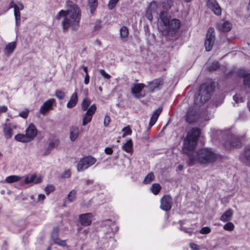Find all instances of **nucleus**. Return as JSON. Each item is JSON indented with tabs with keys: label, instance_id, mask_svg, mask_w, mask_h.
I'll return each instance as SVG.
<instances>
[{
	"label": "nucleus",
	"instance_id": "nucleus-1",
	"mask_svg": "<svg viewBox=\"0 0 250 250\" xmlns=\"http://www.w3.org/2000/svg\"><path fill=\"white\" fill-rule=\"evenodd\" d=\"M200 130L199 128H193L188 132L184 141L183 151L188 155L190 163L207 164L214 162L216 159V155L209 149L204 148L197 152L190 153L196 145Z\"/></svg>",
	"mask_w": 250,
	"mask_h": 250
},
{
	"label": "nucleus",
	"instance_id": "nucleus-2",
	"mask_svg": "<svg viewBox=\"0 0 250 250\" xmlns=\"http://www.w3.org/2000/svg\"><path fill=\"white\" fill-rule=\"evenodd\" d=\"M81 10L79 7L73 3L68 5L67 10H62L56 16L58 20L63 18L62 21V25L63 29L70 28L73 30L77 29L81 19Z\"/></svg>",
	"mask_w": 250,
	"mask_h": 250
},
{
	"label": "nucleus",
	"instance_id": "nucleus-3",
	"mask_svg": "<svg viewBox=\"0 0 250 250\" xmlns=\"http://www.w3.org/2000/svg\"><path fill=\"white\" fill-rule=\"evenodd\" d=\"M159 18L163 23L169 29H178L180 27V21L176 19H170L167 16V12L161 11Z\"/></svg>",
	"mask_w": 250,
	"mask_h": 250
},
{
	"label": "nucleus",
	"instance_id": "nucleus-4",
	"mask_svg": "<svg viewBox=\"0 0 250 250\" xmlns=\"http://www.w3.org/2000/svg\"><path fill=\"white\" fill-rule=\"evenodd\" d=\"M96 162V159L91 156H88L80 159L77 165L78 171H83L93 165Z\"/></svg>",
	"mask_w": 250,
	"mask_h": 250
},
{
	"label": "nucleus",
	"instance_id": "nucleus-5",
	"mask_svg": "<svg viewBox=\"0 0 250 250\" xmlns=\"http://www.w3.org/2000/svg\"><path fill=\"white\" fill-rule=\"evenodd\" d=\"M173 5V1L171 0H166L162 2L157 3L153 1L151 3V8L152 9L157 8L159 11H166L169 10Z\"/></svg>",
	"mask_w": 250,
	"mask_h": 250
},
{
	"label": "nucleus",
	"instance_id": "nucleus-6",
	"mask_svg": "<svg viewBox=\"0 0 250 250\" xmlns=\"http://www.w3.org/2000/svg\"><path fill=\"white\" fill-rule=\"evenodd\" d=\"M214 32V30L212 28H209L207 31L205 42V47L207 51H210L214 44L215 41Z\"/></svg>",
	"mask_w": 250,
	"mask_h": 250
},
{
	"label": "nucleus",
	"instance_id": "nucleus-7",
	"mask_svg": "<svg viewBox=\"0 0 250 250\" xmlns=\"http://www.w3.org/2000/svg\"><path fill=\"white\" fill-rule=\"evenodd\" d=\"M96 110V106L95 104H92L88 108V110L84 114L83 120V125H85L92 120V116Z\"/></svg>",
	"mask_w": 250,
	"mask_h": 250
},
{
	"label": "nucleus",
	"instance_id": "nucleus-8",
	"mask_svg": "<svg viewBox=\"0 0 250 250\" xmlns=\"http://www.w3.org/2000/svg\"><path fill=\"white\" fill-rule=\"evenodd\" d=\"M145 87V85L142 83L134 84L131 88V93L136 98H142L145 95L141 93Z\"/></svg>",
	"mask_w": 250,
	"mask_h": 250
},
{
	"label": "nucleus",
	"instance_id": "nucleus-9",
	"mask_svg": "<svg viewBox=\"0 0 250 250\" xmlns=\"http://www.w3.org/2000/svg\"><path fill=\"white\" fill-rule=\"evenodd\" d=\"M207 5L213 12L214 14L217 16L221 15V8L216 0H208Z\"/></svg>",
	"mask_w": 250,
	"mask_h": 250
},
{
	"label": "nucleus",
	"instance_id": "nucleus-10",
	"mask_svg": "<svg viewBox=\"0 0 250 250\" xmlns=\"http://www.w3.org/2000/svg\"><path fill=\"white\" fill-rule=\"evenodd\" d=\"M172 206V199L170 196L165 195L161 200L160 208L164 210H169L170 209Z\"/></svg>",
	"mask_w": 250,
	"mask_h": 250
},
{
	"label": "nucleus",
	"instance_id": "nucleus-11",
	"mask_svg": "<svg viewBox=\"0 0 250 250\" xmlns=\"http://www.w3.org/2000/svg\"><path fill=\"white\" fill-rule=\"evenodd\" d=\"M37 129L35 125L31 123L25 130V134L30 141H32L37 135Z\"/></svg>",
	"mask_w": 250,
	"mask_h": 250
},
{
	"label": "nucleus",
	"instance_id": "nucleus-12",
	"mask_svg": "<svg viewBox=\"0 0 250 250\" xmlns=\"http://www.w3.org/2000/svg\"><path fill=\"white\" fill-rule=\"evenodd\" d=\"M55 103V100L54 99H50L44 102L40 107V113L42 115L45 114L51 109Z\"/></svg>",
	"mask_w": 250,
	"mask_h": 250
},
{
	"label": "nucleus",
	"instance_id": "nucleus-13",
	"mask_svg": "<svg viewBox=\"0 0 250 250\" xmlns=\"http://www.w3.org/2000/svg\"><path fill=\"white\" fill-rule=\"evenodd\" d=\"M16 125L12 123L6 124L3 126V134L7 139L11 138L13 135V131L16 128Z\"/></svg>",
	"mask_w": 250,
	"mask_h": 250
},
{
	"label": "nucleus",
	"instance_id": "nucleus-14",
	"mask_svg": "<svg viewBox=\"0 0 250 250\" xmlns=\"http://www.w3.org/2000/svg\"><path fill=\"white\" fill-rule=\"evenodd\" d=\"M242 145V143L240 139L234 137L232 138L229 142L225 143V146L226 148L229 149L233 148H238Z\"/></svg>",
	"mask_w": 250,
	"mask_h": 250
},
{
	"label": "nucleus",
	"instance_id": "nucleus-15",
	"mask_svg": "<svg viewBox=\"0 0 250 250\" xmlns=\"http://www.w3.org/2000/svg\"><path fill=\"white\" fill-rule=\"evenodd\" d=\"M92 217L90 213H84L79 215V220L82 225L87 226L91 224Z\"/></svg>",
	"mask_w": 250,
	"mask_h": 250
},
{
	"label": "nucleus",
	"instance_id": "nucleus-16",
	"mask_svg": "<svg viewBox=\"0 0 250 250\" xmlns=\"http://www.w3.org/2000/svg\"><path fill=\"white\" fill-rule=\"evenodd\" d=\"M42 178L41 177H37L35 174L28 175L25 177L24 182L28 184H38L42 182Z\"/></svg>",
	"mask_w": 250,
	"mask_h": 250
},
{
	"label": "nucleus",
	"instance_id": "nucleus-17",
	"mask_svg": "<svg viewBox=\"0 0 250 250\" xmlns=\"http://www.w3.org/2000/svg\"><path fill=\"white\" fill-rule=\"evenodd\" d=\"M162 108L160 107L155 110L152 115L149 123V127L151 128L157 121L159 116L162 112Z\"/></svg>",
	"mask_w": 250,
	"mask_h": 250
},
{
	"label": "nucleus",
	"instance_id": "nucleus-18",
	"mask_svg": "<svg viewBox=\"0 0 250 250\" xmlns=\"http://www.w3.org/2000/svg\"><path fill=\"white\" fill-rule=\"evenodd\" d=\"M79 135V128L76 126H72L69 129V138L71 141L76 140Z\"/></svg>",
	"mask_w": 250,
	"mask_h": 250
},
{
	"label": "nucleus",
	"instance_id": "nucleus-19",
	"mask_svg": "<svg viewBox=\"0 0 250 250\" xmlns=\"http://www.w3.org/2000/svg\"><path fill=\"white\" fill-rule=\"evenodd\" d=\"M233 214V210L229 208L221 216L220 220L224 222L229 221L231 219Z\"/></svg>",
	"mask_w": 250,
	"mask_h": 250
},
{
	"label": "nucleus",
	"instance_id": "nucleus-20",
	"mask_svg": "<svg viewBox=\"0 0 250 250\" xmlns=\"http://www.w3.org/2000/svg\"><path fill=\"white\" fill-rule=\"evenodd\" d=\"M218 27L221 31L228 32L231 30L232 24L229 21H221L219 23Z\"/></svg>",
	"mask_w": 250,
	"mask_h": 250
},
{
	"label": "nucleus",
	"instance_id": "nucleus-21",
	"mask_svg": "<svg viewBox=\"0 0 250 250\" xmlns=\"http://www.w3.org/2000/svg\"><path fill=\"white\" fill-rule=\"evenodd\" d=\"M78 95L76 92H75L70 97L69 101L66 104V106L68 108H72L76 106L78 103Z\"/></svg>",
	"mask_w": 250,
	"mask_h": 250
},
{
	"label": "nucleus",
	"instance_id": "nucleus-22",
	"mask_svg": "<svg viewBox=\"0 0 250 250\" xmlns=\"http://www.w3.org/2000/svg\"><path fill=\"white\" fill-rule=\"evenodd\" d=\"M16 42H12L8 43L5 47L4 52L7 56L11 55L16 47Z\"/></svg>",
	"mask_w": 250,
	"mask_h": 250
},
{
	"label": "nucleus",
	"instance_id": "nucleus-23",
	"mask_svg": "<svg viewBox=\"0 0 250 250\" xmlns=\"http://www.w3.org/2000/svg\"><path fill=\"white\" fill-rule=\"evenodd\" d=\"M240 159L243 163L249 165L250 164V149H246L244 153L241 154Z\"/></svg>",
	"mask_w": 250,
	"mask_h": 250
},
{
	"label": "nucleus",
	"instance_id": "nucleus-24",
	"mask_svg": "<svg viewBox=\"0 0 250 250\" xmlns=\"http://www.w3.org/2000/svg\"><path fill=\"white\" fill-rule=\"evenodd\" d=\"M120 36L123 40L126 41L128 35V29L125 26H122L120 30Z\"/></svg>",
	"mask_w": 250,
	"mask_h": 250
},
{
	"label": "nucleus",
	"instance_id": "nucleus-25",
	"mask_svg": "<svg viewBox=\"0 0 250 250\" xmlns=\"http://www.w3.org/2000/svg\"><path fill=\"white\" fill-rule=\"evenodd\" d=\"M22 178L21 177L18 175H11L8 176L5 180L4 182L7 183H13L19 181Z\"/></svg>",
	"mask_w": 250,
	"mask_h": 250
},
{
	"label": "nucleus",
	"instance_id": "nucleus-26",
	"mask_svg": "<svg viewBox=\"0 0 250 250\" xmlns=\"http://www.w3.org/2000/svg\"><path fill=\"white\" fill-rule=\"evenodd\" d=\"M15 139L17 141L21 142L22 143H28L30 142L25 134H17L15 136Z\"/></svg>",
	"mask_w": 250,
	"mask_h": 250
},
{
	"label": "nucleus",
	"instance_id": "nucleus-27",
	"mask_svg": "<svg viewBox=\"0 0 250 250\" xmlns=\"http://www.w3.org/2000/svg\"><path fill=\"white\" fill-rule=\"evenodd\" d=\"M97 5V0H89L88 6L89 7L91 14H93L94 13Z\"/></svg>",
	"mask_w": 250,
	"mask_h": 250
},
{
	"label": "nucleus",
	"instance_id": "nucleus-28",
	"mask_svg": "<svg viewBox=\"0 0 250 250\" xmlns=\"http://www.w3.org/2000/svg\"><path fill=\"white\" fill-rule=\"evenodd\" d=\"M163 82L161 79H155L149 83L151 88L155 89L162 85Z\"/></svg>",
	"mask_w": 250,
	"mask_h": 250
},
{
	"label": "nucleus",
	"instance_id": "nucleus-29",
	"mask_svg": "<svg viewBox=\"0 0 250 250\" xmlns=\"http://www.w3.org/2000/svg\"><path fill=\"white\" fill-rule=\"evenodd\" d=\"M91 101L87 98H84L82 103V109L83 111H87Z\"/></svg>",
	"mask_w": 250,
	"mask_h": 250
},
{
	"label": "nucleus",
	"instance_id": "nucleus-30",
	"mask_svg": "<svg viewBox=\"0 0 250 250\" xmlns=\"http://www.w3.org/2000/svg\"><path fill=\"white\" fill-rule=\"evenodd\" d=\"M60 238H59V229L58 228H55L53 232L51 234V240L52 242L55 244L56 242H57L59 241Z\"/></svg>",
	"mask_w": 250,
	"mask_h": 250
},
{
	"label": "nucleus",
	"instance_id": "nucleus-31",
	"mask_svg": "<svg viewBox=\"0 0 250 250\" xmlns=\"http://www.w3.org/2000/svg\"><path fill=\"white\" fill-rule=\"evenodd\" d=\"M124 150L127 153H132L133 151L132 142L131 140L127 141L124 146Z\"/></svg>",
	"mask_w": 250,
	"mask_h": 250
},
{
	"label": "nucleus",
	"instance_id": "nucleus-32",
	"mask_svg": "<svg viewBox=\"0 0 250 250\" xmlns=\"http://www.w3.org/2000/svg\"><path fill=\"white\" fill-rule=\"evenodd\" d=\"M152 11L158 13V9L156 8L155 9H152L151 8V4H150V7L146 10V16L147 19L149 21H152L153 19V16L152 15Z\"/></svg>",
	"mask_w": 250,
	"mask_h": 250
},
{
	"label": "nucleus",
	"instance_id": "nucleus-33",
	"mask_svg": "<svg viewBox=\"0 0 250 250\" xmlns=\"http://www.w3.org/2000/svg\"><path fill=\"white\" fill-rule=\"evenodd\" d=\"M154 175L152 172L149 173L145 178L144 183L146 184H150L154 180Z\"/></svg>",
	"mask_w": 250,
	"mask_h": 250
},
{
	"label": "nucleus",
	"instance_id": "nucleus-34",
	"mask_svg": "<svg viewBox=\"0 0 250 250\" xmlns=\"http://www.w3.org/2000/svg\"><path fill=\"white\" fill-rule=\"evenodd\" d=\"M192 110L191 108H189L187 114V120L189 123H191L193 122L195 120V114L194 112L192 113Z\"/></svg>",
	"mask_w": 250,
	"mask_h": 250
},
{
	"label": "nucleus",
	"instance_id": "nucleus-35",
	"mask_svg": "<svg viewBox=\"0 0 250 250\" xmlns=\"http://www.w3.org/2000/svg\"><path fill=\"white\" fill-rule=\"evenodd\" d=\"M14 16L16 20V24L19 26L21 23V14L20 11L14 9Z\"/></svg>",
	"mask_w": 250,
	"mask_h": 250
},
{
	"label": "nucleus",
	"instance_id": "nucleus-36",
	"mask_svg": "<svg viewBox=\"0 0 250 250\" xmlns=\"http://www.w3.org/2000/svg\"><path fill=\"white\" fill-rule=\"evenodd\" d=\"M77 193V191L75 189L71 190L67 195V199L70 202H73L75 198Z\"/></svg>",
	"mask_w": 250,
	"mask_h": 250
},
{
	"label": "nucleus",
	"instance_id": "nucleus-37",
	"mask_svg": "<svg viewBox=\"0 0 250 250\" xmlns=\"http://www.w3.org/2000/svg\"><path fill=\"white\" fill-rule=\"evenodd\" d=\"M161 188V186L158 184H153L151 188L152 192L155 194H157Z\"/></svg>",
	"mask_w": 250,
	"mask_h": 250
},
{
	"label": "nucleus",
	"instance_id": "nucleus-38",
	"mask_svg": "<svg viewBox=\"0 0 250 250\" xmlns=\"http://www.w3.org/2000/svg\"><path fill=\"white\" fill-rule=\"evenodd\" d=\"M244 84L248 87L250 89V74H247L244 76Z\"/></svg>",
	"mask_w": 250,
	"mask_h": 250
},
{
	"label": "nucleus",
	"instance_id": "nucleus-39",
	"mask_svg": "<svg viewBox=\"0 0 250 250\" xmlns=\"http://www.w3.org/2000/svg\"><path fill=\"white\" fill-rule=\"evenodd\" d=\"M184 223L181 222V226L180 227V229L183 231H184L185 233H187L189 235H190L193 232V230L191 228H187L185 226H184Z\"/></svg>",
	"mask_w": 250,
	"mask_h": 250
},
{
	"label": "nucleus",
	"instance_id": "nucleus-40",
	"mask_svg": "<svg viewBox=\"0 0 250 250\" xmlns=\"http://www.w3.org/2000/svg\"><path fill=\"white\" fill-rule=\"evenodd\" d=\"M223 228L228 231H232L234 229V225L232 222H228L224 225Z\"/></svg>",
	"mask_w": 250,
	"mask_h": 250
},
{
	"label": "nucleus",
	"instance_id": "nucleus-41",
	"mask_svg": "<svg viewBox=\"0 0 250 250\" xmlns=\"http://www.w3.org/2000/svg\"><path fill=\"white\" fill-rule=\"evenodd\" d=\"M56 96L60 100H62L65 97V94L61 90H58L55 92Z\"/></svg>",
	"mask_w": 250,
	"mask_h": 250
},
{
	"label": "nucleus",
	"instance_id": "nucleus-42",
	"mask_svg": "<svg viewBox=\"0 0 250 250\" xmlns=\"http://www.w3.org/2000/svg\"><path fill=\"white\" fill-rule=\"evenodd\" d=\"M118 1L119 0H110L108 4V8L110 10L113 9L116 5Z\"/></svg>",
	"mask_w": 250,
	"mask_h": 250
},
{
	"label": "nucleus",
	"instance_id": "nucleus-43",
	"mask_svg": "<svg viewBox=\"0 0 250 250\" xmlns=\"http://www.w3.org/2000/svg\"><path fill=\"white\" fill-rule=\"evenodd\" d=\"M55 190V187L51 185H47L45 188V191L47 194H49L50 192Z\"/></svg>",
	"mask_w": 250,
	"mask_h": 250
},
{
	"label": "nucleus",
	"instance_id": "nucleus-44",
	"mask_svg": "<svg viewBox=\"0 0 250 250\" xmlns=\"http://www.w3.org/2000/svg\"><path fill=\"white\" fill-rule=\"evenodd\" d=\"M211 231V229L208 227H205L202 228L199 231L201 234H208Z\"/></svg>",
	"mask_w": 250,
	"mask_h": 250
},
{
	"label": "nucleus",
	"instance_id": "nucleus-45",
	"mask_svg": "<svg viewBox=\"0 0 250 250\" xmlns=\"http://www.w3.org/2000/svg\"><path fill=\"white\" fill-rule=\"evenodd\" d=\"M122 131L124 132L123 137H124L126 135H130L131 133V129L127 127H124Z\"/></svg>",
	"mask_w": 250,
	"mask_h": 250
},
{
	"label": "nucleus",
	"instance_id": "nucleus-46",
	"mask_svg": "<svg viewBox=\"0 0 250 250\" xmlns=\"http://www.w3.org/2000/svg\"><path fill=\"white\" fill-rule=\"evenodd\" d=\"M29 110L26 109L22 111L19 114L20 116L22 118L26 119L27 118L29 114Z\"/></svg>",
	"mask_w": 250,
	"mask_h": 250
},
{
	"label": "nucleus",
	"instance_id": "nucleus-47",
	"mask_svg": "<svg viewBox=\"0 0 250 250\" xmlns=\"http://www.w3.org/2000/svg\"><path fill=\"white\" fill-rule=\"evenodd\" d=\"M233 100L236 103H241L243 101V98L239 94H236L233 96Z\"/></svg>",
	"mask_w": 250,
	"mask_h": 250
},
{
	"label": "nucleus",
	"instance_id": "nucleus-48",
	"mask_svg": "<svg viewBox=\"0 0 250 250\" xmlns=\"http://www.w3.org/2000/svg\"><path fill=\"white\" fill-rule=\"evenodd\" d=\"M11 8H13L16 10L19 11L22 10L24 8V6L21 3H19V4H14L13 5L11 6Z\"/></svg>",
	"mask_w": 250,
	"mask_h": 250
},
{
	"label": "nucleus",
	"instance_id": "nucleus-49",
	"mask_svg": "<svg viewBox=\"0 0 250 250\" xmlns=\"http://www.w3.org/2000/svg\"><path fill=\"white\" fill-rule=\"evenodd\" d=\"M56 244H57L62 247H67V244L65 240H63L61 239H59L58 241L56 242Z\"/></svg>",
	"mask_w": 250,
	"mask_h": 250
},
{
	"label": "nucleus",
	"instance_id": "nucleus-50",
	"mask_svg": "<svg viewBox=\"0 0 250 250\" xmlns=\"http://www.w3.org/2000/svg\"><path fill=\"white\" fill-rule=\"evenodd\" d=\"M100 74L105 79H109L110 76L107 74L104 69H101L100 70Z\"/></svg>",
	"mask_w": 250,
	"mask_h": 250
},
{
	"label": "nucleus",
	"instance_id": "nucleus-51",
	"mask_svg": "<svg viewBox=\"0 0 250 250\" xmlns=\"http://www.w3.org/2000/svg\"><path fill=\"white\" fill-rule=\"evenodd\" d=\"M45 198V196L44 194H40L38 195V197L37 200H36L37 202H42Z\"/></svg>",
	"mask_w": 250,
	"mask_h": 250
},
{
	"label": "nucleus",
	"instance_id": "nucleus-52",
	"mask_svg": "<svg viewBox=\"0 0 250 250\" xmlns=\"http://www.w3.org/2000/svg\"><path fill=\"white\" fill-rule=\"evenodd\" d=\"M110 122V118L109 116L106 115L104 119V125L107 126Z\"/></svg>",
	"mask_w": 250,
	"mask_h": 250
},
{
	"label": "nucleus",
	"instance_id": "nucleus-53",
	"mask_svg": "<svg viewBox=\"0 0 250 250\" xmlns=\"http://www.w3.org/2000/svg\"><path fill=\"white\" fill-rule=\"evenodd\" d=\"M190 246L193 250H199L200 249V246L194 243H191Z\"/></svg>",
	"mask_w": 250,
	"mask_h": 250
},
{
	"label": "nucleus",
	"instance_id": "nucleus-54",
	"mask_svg": "<svg viewBox=\"0 0 250 250\" xmlns=\"http://www.w3.org/2000/svg\"><path fill=\"white\" fill-rule=\"evenodd\" d=\"M70 175H71L70 171L69 170H67L64 172V173L62 175V177L63 178H66L69 177L70 176Z\"/></svg>",
	"mask_w": 250,
	"mask_h": 250
},
{
	"label": "nucleus",
	"instance_id": "nucleus-55",
	"mask_svg": "<svg viewBox=\"0 0 250 250\" xmlns=\"http://www.w3.org/2000/svg\"><path fill=\"white\" fill-rule=\"evenodd\" d=\"M104 152L107 154L111 155L113 153V149L111 147H106L104 149Z\"/></svg>",
	"mask_w": 250,
	"mask_h": 250
},
{
	"label": "nucleus",
	"instance_id": "nucleus-56",
	"mask_svg": "<svg viewBox=\"0 0 250 250\" xmlns=\"http://www.w3.org/2000/svg\"><path fill=\"white\" fill-rule=\"evenodd\" d=\"M7 111V107L6 106H0V114L2 113L6 112Z\"/></svg>",
	"mask_w": 250,
	"mask_h": 250
},
{
	"label": "nucleus",
	"instance_id": "nucleus-57",
	"mask_svg": "<svg viewBox=\"0 0 250 250\" xmlns=\"http://www.w3.org/2000/svg\"><path fill=\"white\" fill-rule=\"evenodd\" d=\"M89 76L88 75V74H87L85 75V76L84 77V83L85 84H88L89 83Z\"/></svg>",
	"mask_w": 250,
	"mask_h": 250
},
{
	"label": "nucleus",
	"instance_id": "nucleus-58",
	"mask_svg": "<svg viewBox=\"0 0 250 250\" xmlns=\"http://www.w3.org/2000/svg\"><path fill=\"white\" fill-rule=\"evenodd\" d=\"M218 67V62H216L214 63V66H210L209 69L210 70H214L216 69Z\"/></svg>",
	"mask_w": 250,
	"mask_h": 250
},
{
	"label": "nucleus",
	"instance_id": "nucleus-59",
	"mask_svg": "<svg viewBox=\"0 0 250 250\" xmlns=\"http://www.w3.org/2000/svg\"><path fill=\"white\" fill-rule=\"evenodd\" d=\"M82 68H83V71L85 73V75L88 74V69L87 66L83 65L82 66Z\"/></svg>",
	"mask_w": 250,
	"mask_h": 250
},
{
	"label": "nucleus",
	"instance_id": "nucleus-60",
	"mask_svg": "<svg viewBox=\"0 0 250 250\" xmlns=\"http://www.w3.org/2000/svg\"><path fill=\"white\" fill-rule=\"evenodd\" d=\"M178 168L179 170H182L183 169V166L182 165H179L178 167Z\"/></svg>",
	"mask_w": 250,
	"mask_h": 250
},
{
	"label": "nucleus",
	"instance_id": "nucleus-61",
	"mask_svg": "<svg viewBox=\"0 0 250 250\" xmlns=\"http://www.w3.org/2000/svg\"><path fill=\"white\" fill-rule=\"evenodd\" d=\"M92 181H86V184H87V185L92 184Z\"/></svg>",
	"mask_w": 250,
	"mask_h": 250
},
{
	"label": "nucleus",
	"instance_id": "nucleus-62",
	"mask_svg": "<svg viewBox=\"0 0 250 250\" xmlns=\"http://www.w3.org/2000/svg\"><path fill=\"white\" fill-rule=\"evenodd\" d=\"M14 4H15L13 1H12L10 4V7H11V6L13 5Z\"/></svg>",
	"mask_w": 250,
	"mask_h": 250
},
{
	"label": "nucleus",
	"instance_id": "nucleus-63",
	"mask_svg": "<svg viewBox=\"0 0 250 250\" xmlns=\"http://www.w3.org/2000/svg\"><path fill=\"white\" fill-rule=\"evenodd\" d=\"M46 250H51V247H48L46 248Z\"/></svg>",
	"mask_w": 250,
	"mask_h": 250
},
{
	"label": "nucleus",
	"instance_id": "nucleus-64",
	"mask_svg": "<svg viewBox=\"0 0 250 250\" xmlns=\"http://www.w3.org/2000/svg\"><path fill=\"white\" fill-rule=\"evenodd\" d=\"M88 231L87 230H85L83 231V232H84L85 234H87Z\"/></svg>",
	"mask_w": 250,
	"mask_h": 250
}]
</instances>
